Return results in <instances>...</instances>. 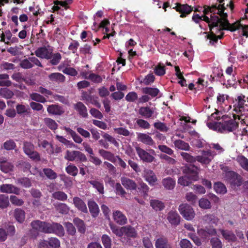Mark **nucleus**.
I'll return each instance as SVG.
<instances>
[{
	"label": "nucleus",
	"instance_id": "obj_1",
	"mask_svg": "<svg viewBox=\"0 0 248 248\" xmlns=\"http://www.w3.org/2000/svg\"><path fill=\"white\" fill-rule=\"evenodd\" d=\"M212 2L211 6H205L203 10L204 16L196 14L193 16V20L198 23L201 21H205L208 23L211 33L205 32V38L209 40L210 45H214L218 39H220L223 33V30H227L232 31L237 29L241 30L243 36H248V26L242 25L239 22L230 24L226 19L227 14L224 13L223 0H210Z\"/></svg>",
	"mask_w": 248,
	"mask_h": 248
},
{
	"label": "nucleus",
	"instance_id": "obj_2",
	"mask_svg": "<svg viewBox=\"0 0 248 248\" xmlns=\"http://www.w3.org/2000/svg\"><path fill=\"white\" fill-rule=\"evenodd\" d=\"M233 119L223 116L221 121L215 123H208V126L215 130L220 132H231L235 130L238 127V122H236L237 117L233 116Z\"/></svg>",
	"mask_w": 248,
	"mask_h": 248
},
{
	"label": "nucleus",
	"instance_id": "obj_3",
	"mask_svg": "<svg viewBox=\"0 0 248 248\" xmlns=\"http://www.w3.org/2000/svg\"><path fill=\"white\" fill-rule=\"evenodd\" d=\"M245 96L241 94L237 96L234 101L233 110L235 115L237 117L238 120L242 124H247L246 118L248 117V108L246 104Z\"/></svg>",
	"mask_w": 248,
	"mask_h": 248
},
{
	"label": "nucleus",
	"instance_id": "obj_4",
	"mask_svg": "<svg viewBox=\"0 0 248 248\" xmlns=\"http://www.w3.org/2000/svg\"><path fill=\"white\" fill-rule=\"evenodd\" d=\"M199 170L194 166L185 168L183 172L185 175L180 177L178 180V183L183 186H187L193 181H196L198 179Z\"/></svg>",
	"mask_w": 248,
	"mask_h": 248
},
{
	"label": "nucleus",
	"instance_id": "obj_5",
	"mask_svg": "<svg viewBox=\"0 0 248 248\" xmlns=\"http://www.w3.org/2000/svg\"><path fill=\"white\" fill-rule=\"evenodd\" d=\"M178 210L183 217L187 220H191L195 217V213L193 208L187 203L180 204Z\"/></svg>",
	"mask_w": 248,
	"mask_h": 248
},
{
	"label": "nucleus",
	"instance_id": "obj_6",
	"mask_svg": "<svg viewBox=\"0 0 248 248\" xmlns=\"http://www.w3.org/2000/svg\"><path fill=\"white\" fill-rule=\"evenodd\" d=\"M23 149L25 153L31 158L36 160H40L39 155L37 152L34 151V146L32 144L28 142H24Z\"/></svg>",
	"mask_w": 248,
	"mask_h": 248
},
{
	"label": "nucleus",
	"instance_id": "obj_7",
	"mask_svg": "<svg viewBox=\"0 0 248 248\" xmlns=\"http://www.w3.org/2000/svg\"><path fill=\"white\" fill-rule=\"evenodd\" d=\"M64 158L71 161L76 159L82 161H84L86 160L85 155L82 153L78 151H70L67 150Z\"/></svg>",
	"mask_w": 248,
	"mask_h": 248
},
{
	"label": "nucleus",
	"instance_id": "obj_8",
	"mask_svg": "<svg viewBox=\"0 0 248 248\" xmlns=\"http://www.w3.org/2000/svg\"><path fill=\"white\" fill-rule=\"evenodd\" d=\"M53 51V50L51 47H42L38 48L35 51V54L38 57L48 60L52 57Z\"/></svg>",
	"mask_w": 248,
	"mask_h": 248
},
{
	"label": "nucleus",
	"instance_id": "obj_9",
	"mask_svg": "<svg viewBox=\"0 0 248 248\" xmlns=\"http://www.w3.org/2000/svg\"><path fill=\"white\" fill-rule=\"evenodd\" d=\"M46 233H54L60 236L64 235V231L63 227L58 223L48 224Z\"/></svg>",
	"mask_w": 248,
	"mask_h": 248
},
{
	"label": "nucleus",
	"instance_id": "obj_10",
	"mask_svg": "<svg viewBox=\"0 0 248 248\" xmlns=\"http://www.w3.org/2000/svg\"><path fill=\"white\" fill-rule=\"evenodd\" d=\"M215 155V154L210 151H203L201 155L196 157V160L202 164H208Z\"/></svg>",
	"mask_w": 248,
	"mask_h": 248
},
{
	"label": "nucleus",
	"instance_id": "obj_11",
	"mask_svg": "<svg viewBox=\"0 0 248 248\" xmlns=\"http://www.w3.org/2000/svg\"><path fill=\"white\" fill-rule=\"evenodd\" d=\"M143 177L150 186L155 185L157 181L155 173L151 170L145 169L143 170Z\"/></svg>",
	"mask_w": 248,
	"mask_h": 248
},
{
	"label": "nucleus",
	"instance_id": "obj_12",
	"mask_svg": "<svg viewBox=\"0 0 248 248\" xmlns=\"http://www.w3.org/2000/svg\"><path fill=\"white\" fill-rule=\"evenodd\" d=\"M136 150L139 157L143 161L150 163L154 161L155 157L144 150L139 147H136Z\"/></svg>",
	"mask_w": 248,
	"mask_h": 248
},
{
	"label": "nucleus",
	"instance_id": "obj_13",
	"mask_svg": "<svg viewBox=\"0 0 248 248\" xmlns=\"http://www.w3.org/2000/svg\"><path fill=\"white\" fill-rule=\"evenodd\" d=\"M235 74L232 66L231 65L226 68L225 75L221 74V76L223 77L224 79L227 80L229 84H233L236 80Z\"/></svg>",
	"mask_w": 248,
	"mask_h": 248
},
{
	"label": "nucleus",
	"instance_id": "obj_14",
	"mask_svg": "<svg viewBox=\"0 0 248 248\" xmlns=\"http://www.w3.org/2000/svg\"><path fill=\"white\" fill-rule=\"evenodd\" d=\"M228 176L230 177L229 182L232 186L235 188L241 186L242 183V177L238 174L234 172H228Z\"/></svg>",
	"mask_w": 248,
	"mask_h": 248
},
{
	"label": "nucleus",
	"instance_id": "obj_15",
	"mask_svg": "<svg viewBox=\"0 0 248 248\" xmlns=\"http://www.w3.org/2000/svg\"><path fill=\"white\" fill-rule=\"evenodd\" d=\"M48 223L39 220L34 221L31 222V226L33 230L46 233Z\"/></svg>",
	"mask_w": 248,
	"mask_h": 248
},
{
	"label": "nucleus",
	"instance_id": "obj_16",
	"mask_svg": "<svg viewBox=\"0 0 248 248\" xmlns=\"http://www.w3.org/2000/svg\"><path fill=\"white\" fill-rule=\"evenodd\" d=\"M169 222L173 226H177L180 221V217L176 211H170L167 216Z\"/></svg>",
	"mask_w": 248,
	"mask_h": 248
},
{
	"label": "nucleus",
	"instance_id": "obj_17",
	"mask_svg": "<svg viewBox=\"0 0 248 248\" xmlns=\"http://www.w3.org/2000/svg\"><path fill=\"white\" fill-rule=\"evenodd\" d=\"M137 136L138 141L146 145L152 146L155 144L154 141L149 135L139 133H138Z\"/></svg>",
	"mask_w": 248,
	"mask_h": 248
},
{
	"label": "nucleus",
	"instance_id": "obj_18",
	"mask_svg": "<svg viewBox=\"0 0 248 248\" xmlns=\"http://www.w3.org/2000/svg\"><path fill=\"white\" fill-rule=\"evenodd\" d=\"M0 189L3 193L19 194V189L11 184H3L0 186Z\"/></svg>",
	"mask_w": 248,
	"mask_h": 248
},
{
	"label": "nucleus",
	"instance_id": "obj_19",
	"mask_svg": "<svg viewBox=\"0 0 248 248\" xmlns=\"http://www.w3.org/2000/svg\"><path fill=\"white\" fill-rule=\"evenodd\" d=\"M176 10L181 13V17H184L192 11V8L187 4H179L176 6Z\"/></svg>",
	"mask_w": 248,
	"mask_h": 248
},
{
	"label": "nucleus",
	"instance_id": "obj_20",
	"mask_svg": "<svg viewBox=\"0 0 248 248\" xmlns=\"http://www.w3.org/2000/svg\"><path fill=\"white\" fill-rule=\"evenodd\" d=\"M73 203L75 207L79 211L83 213H87L88 209L86 204L83 200L78 197L73 198Z\"/></svg>",
	"mask_w": 248,
	"mask_h": 248
},
{
	"label": "nucleus",
	"instance_id": "obj_21",
	"mask_svg": "<svg viewBox=\"0 0 248 248\" xmlns=\"http://www.w3.org/2000/svg\"><path fill=\"white\" fill-rule=\"evenodd\" d=\"M113 217L116 222L120 225H124L127 222L126 217L119 211H115L113 212Z\"/></svg>",
	"mask_w": 248,
	"mask_h": 248
},
{
	"label": "nucleus",
	"instance_id": "obj_22",
	"mask_svg": "<svg viewBox=\"0 0 248 248\" xmlns=\"http://www.w3.org/2000/svg\"><path fill=\"white\" fill-rule=\"evenodd\" d=\"M121 181L122 184L127 189H136L137 187V185L134 181L125 177H122Z\"/></svg>",
	"mask_w": 248,
	"mask_h": 248
},
{
	"label": "nucleus",
	"instance_id": "obj_23",
	"mask_svg": "<svg viewBox=\"0 0 248 248\" xmlns=\"http://www.w3.org/2000/svg\"><path fill=\"white\" fill-rule=\"evenodd\" d=\"M47 112L51 114L60 115L64 112L63 108L57 105H51L48 106L47 108Z\"/></svg>",
	"mask_w": 248,
	"mask_h": 248
},
{
	"label": "nucleus",
	"instance_id": "obj_24",
	"mask_svg": "<svg viewBox=\"0 0 248 248\" xmlns=\"http://www.w3.org/2000/svg\"><path fill=\"white\" fill-rule=\"evenodd\" d=\"M220 232L223 237L229 242H234L236 241V237L232 231L220 230Z\"/></svg>",
	"mask_w": 248,
	"mask_h": 248
},
{
	"label": "nucleus",
	"instance_id": "obj_25",
	"mask_svg": "<svg viewBox=\"0 0 248 248\" xmlns=\"http://www.w3.org/2000/svg\"><path fill=\"white\" fill-rule=\"evenodd\" d=\"M58 69L59 70L62 71L64 74L71 76H76L78 75V72L75 69L70 67H65L64 63L61 64L58 67Z\"/></svg>",
	"mask_w": 248,
	"mask_h": 248
},
{
	"label": "nucleus",
	"instance_id": "obj_26",
	"mask_svg": "<svg viewBox=\"0 0 248 248\" xmlns=\"http://www.w3.org/2000/svg\"><path fill=\"white\" fill-rule=\"evenodd\" d=\"M48 78L52 82L57 83L63 82L65 80V77L60 73H51L48 76Z\"/></svg>",
	"mask_w": 248,
	"mask_h": 248
},
{
	"label": "nucleus",
	"instance_id": "obj_27",
	"mask_svg": "<svg viewBox=\"0 0 248 248\" xmlns=\"http://www.w3.org/2000/svg\"><path fill=\"white\" fill-rule=\"evenodd\" d=\"M38 146L45 149L47 153L49 154H52L54 153L52 144L46 140L42 141L39 140L38 142Z\"/></svg>",
	"mask_w": 248,
	"mask_h": 248
},
{
	"label": "nucleus",
	"instance_id": "obj_28",
	"mask_svg": "<svg viewBox=\"0 0 248 248\" xmlns=\"http://www.w3.org/2000/svg\"><path fill=\"white\" fill-rule=\"evenodd\" d=\"M74 108L83 117H87V110L85 105L81 102H78L74 105Z\"/></svg>",
	"mask_w": 248,
	"mask_h": 248
},
{
	"label": "nucleus",
	"instance_id": "obj_29",
	"mask_svg": "<svg viewBox=\"0 0 248 248\" xmlns=\"http://www.w3.org/2000/svg\"><path fill=\"white\" fill-rule=\"evenodd\" d=\"M155 246L156 248H171L167 239L159 238L156 240Z\"/></svg>",
	"mask_w": 248,
	"mask_h": 248
},
{
	"label": "nucleus",
	"instance_id": "obj_30",
	"mask_svg": "<svg viewBox=\"0 0 248 248\" xmlns=\"http://www.w3.org/2000/svg\"><path fill=\"white\" fill-rule=\"evenodd\" d=\"M162 183L166 189L170 190L174 187L175 181L171 178L167 177L162 180Z\"/></svg>",
	"mask_w": 248,
	"mask_h": 248
},
{
	"label": "nucleus",
	"instance_id": "obj_31",
	"mask_svg": "<svg viewBox=\"0 0 248 248\" xmlns=\"http://www.w3.org/2000/svg\"><path fill=\"white\" fill-rule=\"evenodd\" d=\"M154 112V110L148 107H142L139 109V113L145 118L151 117Z\"/></svg>",
	"mask_w": 248,
	"mask_h": 248
},
{
	"label": "nucleus",
	"instance_id": "obj_32",
	"mask_svg": "<svg viewBox=\"0 0 248 248\" xmlns=\"http://www.w3.org/2000/svg\"><path fill=\"white\" fill-rule=\"evenodd\" d=\"M110 229L112 232L119 237H121L124 235L125 232V226L119 227L114 225H110Z\"/></svg>",
	"mask_w": 248,
	"mask_h": 248
},
{
	"label": "nucleus",
	"instance_id": "obj_33",
	"mask_svg": "<svg viewBox=\"0 0 248 248\" xmlns=\"http://www.w3.org/2000/svg\"><path fill=\"white\" fill-rule=\"evenodd\" d=\"M14 216L16 219L19 223H22L25 220V213L20 209H16L15 210Z\"/></svg>",
	"mask_w": 248,
	"mask_h": 248
},
{
	"label": "nucleus",
	"instance_id": "obj_34",
	"mask_svg": "<svg viewBox=\"0 0 248 248\" xmlns=\"http://www.w3.org/2000/svg\"><path fill=\"white\" fill-rule=\"evenodd\" d=\"M236 161L240 166L245 170L248 171V159L243 155H238Z\"/></svg>",
	"mask_w": 248,
	"mask_h": 248
},
{
	"label": "nucleus",
	"instance_id": "obj_35",
	"mask_svg": "<svg viewBox=\"0 0 248 248\" xmlns=\"http://www.w3.org/2000/svg\"><path fill=\"white\" fill-rule=\"evenodd\" d=\"M89 210L93 217L97 216L99 212V208L97 204L93 201L88 202Z\"/></svg>",
	"mask_w": 248,
	"mask_h": 248
},
{
	"label": "nucleus",
	"instance_id": "obj_36",
	"mask_svg": "<svg viewBox=\"0 0 248 248\" xmlns=\"http://www.w3.org/2000/svg\"><path fill=\"white\" fill-rule=\"evenodd\" d=\"M174 144L175 148L180 150L188 151L190 148L189 144L182 140H176Z\"/></svg>",
	"mask_w": 248,
	"mask_h": 248
},
{
	"label": "nucleus",
	"instance_id": "obj_37",
	"mask_svg": "<svg viewBox=\"0 0 248 248\" xmlns=\"http://www.w3.org/2000/svg\"><path fill=\"white\" fill-rule=\"evenodd\" d=\"M99 153L104 159H108L111 162L116 161V157L110 152L104 150H100Z\"/></svg>",
	"mask_w": 248,
	"mask_h": 248
},
{
	"label": "nucleus",
	"instance_id": "obj_38",
	"mask_svg": "<svg viewBox=\"0 0 248 248\" xmlns=\"http://www.w3.org/2000/svg\"><path fill=\"white\" fill-rule=\"evenodd\" d=\"M142 92L144 93L149 94L153 97L156 96L159 93V91L157 88L150 87L143 88Z\"/></svg>",
	"mask_w": 248,
	"mask_h": 248
},
{
	"label": "nucleus",
	"instance_id": "obj_39",
	"mask_svg": "<svg viewBox=\"0 0 248 248\" xmlns=\"http://www.w3.org/2000/svg\"><path fill=\"white\" fill-rule=\"evenodd\" d=\"M150 205L156 211H160L164 208V203L157 200H153L150 201Z\"/></svg>",
	"mask_w": 248,
	"mask_h": 248
},
{
	"label": "nucleus",
	"instance_id": "obj_40",
	"mask_svg": "<svg viewBox=\"0 0 248 248\" xmlns=\"http://www.w3.org/2000/svg\"><path fill=\"white\" fill-rule=\"evenodd\" d=\"M54 206L56 210L62 214H67L69 210V208L65 203H58L55 204Z\"/></svg>",
	"mask_w": 248,
	"mask_h": 248
},
{
	"label": "nucleus",
	"instance_id": "obj_41",
	"mask_svg": "<svg viewBox=\"0 0 248 248\" xmlns=\"http://www.w3.org/2000/svg\"><path fill=\"white\" fill-rule=\"evenodd\" d=\"M74 223L75 224V225L78 227L79 232H80L81 233L85 232L86 230L85 225L84 224V223L81 219L78 218H75L74 219Z\"/></svg>",
	"mask_w": 248,
	"mask_h": 248
},
{
	"label": "nucleus",
	"instance_id": "obj_42",
	"mask_svg": "<svg viewBox=\"0 0 248 248\" xmlns=\"http://www.w3.org/2000/svg\"><path fill=\"white\" fill-rule=\"evenodd\" d=\"M45 124L52 130H56L58 127V124L53 119L49 118H46L44 119Z\"/></svg>",
	"mask_w": 248,
	"mask_h": 248
},
{
	"label": "nucleus",
	"instance_id": "obj_43",
	"mask_svg": "<svg viewBox=\"0 0 248 248\" xmlns=\"http://www.w3.org/2000/svg\"><path fill=\"white\" fill-rule=\"evenodd\" d=\"M89 183L101 194L104 193V186L102 183L95 180L90 181Z\"/></svg>",
	"mask_w": 248,
	"mask_h": 248
},
{
	"label": "nucleus",
	"instance_id": "obj_44",
	"mask_svg": "<svg viewBox=\"0 0 248 248\" xmlns=\"http://www.w3.org/2000/svg\"><path fill=\"white\" fill-rule=\"evenodd\" d=\"M199 206L204 209H210L211 207L210 202L204 198H202L199 201Z\"/></svg>",
	"mask_w": 248,
	"mask_h": 248
},
{
	"label": "nucleus",
	"instance_id": "obj_45",
	"mask_svg": "<svg viewBox=\"0 0 248 248\" xmlns=\"http://www.w3.org/2000/svg\"><path fill=\"white\" fill-rule=\"evenodd\" d=\"M214 188L217 193L224 194L227 192V189L224 184L221 183H215Z\"/></svg>",
	"mask_w": 248,
	"mask_h": 248
},
{
	"label": "nucleus",
	"instance_id": "obj_46",
	"mask_svg": "<svg viewBox=\"0 0 248 248\" xmlns=\"http://www.w3.org/2000/svg\"><path fill=\"white\" fill-rule=\"evenodd\" d=\"M124 235L129 237H136L137 233L135 229L130 226H125Z\"/></svg>",
	"mask_w": 248,
	"mask_h": 248
},
{
	"label": "nucleus",
	"instance_id": "obj_47",
	"mask_svg": "<svg viewBox=\"0 0 248 248\" xmlns=\"http://www.w3.org/2000/svg\"><path fill=\"white\" fill-rule=\"evenodd\" d=\"M23 49L22 46H16L14 47H10L8 48L7 51L8 52L13 55H17L21 53V50Z\"/></svg>",
	"mask_w": 248,
	"mask_h": 248
},
{
	"label": "nucleus",
	"instance_id": "obj_48",
	"mask_svg": "<svg viewBox=\"0 0 248 248\" xmlns=\"http://www.w3.org/2000/svg\"><path fill=\"white\" fill-rule=\"evenodd\" d=\"M62 58L61 55L59 53H53L52 52V57L50 60V62L53 65L58 64Z\"/></svg>",
	"mask_w": 248,
	"mask_h": 248
},
{
	"label": "nucleus",
	"instance_id": "obj_49",
	"mask_svg": "<svg viewBox=\"0 0 248 248\" xmlns=\"http://www.w3.org/2000/svg\"><path fill=\"white\" fill-rule=\"evenodd\" d=\"M66 171L69 174L75 176L78 173L77 167L73 165L70 164L66 168Z\"/></svg>",
	"mask_w": 248,
	"mask_h": 248
},
{
	"label": "nucleus",
	"instance_id": "obj_50",
	"mask_svg": "<svg viewBox=\"0 0 248 248\" xmlns=\"http://www.w3.org/2000/svg\"><path fill=\"white\" fill-rule=\"evenodd\" d=\"M50 248H59L61 243L59 240L55 237H51L48 239Z\"/></svg>",
	"mask_w": 248,
	"mask_h": 248
},
{
	"label": "nucleus",
	"instance_id": "obj_51",
	"mask_svg": "<svg viewBox=\"0 0 248 248\" xmlns=\"http://www.w3.org/2000/svg\"><path fill=\"white\" fill-rule=\"evenodd\" d=\"M9 204L8 197L4 195H0V208L7 207Z\"/></svg>",
	"mask_w": 248,
	"mask_h": 248
},
{
	"label": "nucleus",
	"instance_id": "obj_52",
	"mask_svg": "<svg viewBox=\"0 0 248 248\" xmlns=\"http://www.w3.org/2000/svg\"><path fill=\"white\" fill-rule=\"evenodd\" d=\"M0 95L5 98H10L13 96V93L7 88H3L0 90Z\"/></svg>",
	"mask_w": 248,
	"mask_h": 248
},
{
	"label": "nucleus",
	"instance_id": "obj_53",
	"mask_svg": "<svg viewBox=\"0 0 248 248\" xmlns=\"http://www.w3.org/2000/svg\"><path fill=\"white\" fill-rule=\"evenodd\" d=\"M154 127L161 132H167L169 130V128L166 124L160 122H156L154 124Z\"/></svg>",
	"mask_w": 248,
	"mask_h": 248
},
{
	"label": "nucleus",
	"instance_id": "obj_54",
	"mask_svg": "<svg viewBox=\"0 0 248 248\" xmlns=\"http://www.w3.org/2000/svg\"><path fill=\"white\" fill-rule=\"evenodd\" d=\"M52 196L54 199L61 201H65L67 198V195L62 191H57L53 193Z\"/></svg>",
	"mask_w": 248,
	"mask_h": 248
},
{
	"label": "nucleus",
	"instance_id": "obj_55",
	"mask_svg": "<svg viewBox=\"0 0 248 248\" xmlns=\"http://www.w3.org/2000/svg\"><path fill=\"white\" fill-rule=\"evenodd\" d=\"M154 71L155 74L159 76H163L165 74L164 65L160 63L155 67Z\"/></svg>",
	"mask_w": 248,
	"mask_h": 248
},
{
	"label": "nucleus",
	"instance_id": "obj_56",
	"mask_svg": "<svg viewBox=\"0 0 248 248\" xmlns=\"http://www.w3.org/2000/svg\"><path fill=\"white\" fill-rule=\"evenodd\" d=\"M43 171L46 176L50 179H55L57 176L56 173L50 169H44Z\"/></svg>",
	"mask_w": 248,
	"mask_h": 248
},
{
	"label": "nucleus",
	"instance_id": "obj_57",
	"mask_svg": "<svg viewBox=\"0 0 248 248\" xmlns=\"http://www.w3.org/2000/svg\"><path fill=\"white\" fill-rule=\"evenodd\" d=\"M102 243L105 248H111V241L110 237L104 234L102 237Z\"/></svg>",
	"mask_w": 248,
	"mask_h": 248
},
{
	"label": "nucleus",
	"instance_id": "obj_58",
	"mask_svg": "<svg viewBox=\"0 0 248 248\" xmlns=\"http://www.w3.org/2000/svg\"><path fill=\"white\" fill-rule=\"evenodd\" d=\"M30 97L32 100L41 103H45L46 99L43 96L37 93H33L30 95Z\"/></svg>",
	"mask_w": 248,
	"mask_h": 248
},
{
	"label": "nucleus",
	"instance_id": "obj_59",
	"mask_svg": "<svg viewBox=\"0 0 248 248\" xmlns=\"http://www.w3.org/2000/svg\"><path fill=\"white\" fill-rule=\"evenodd\" d=\"M13 168V165L7 162H4L3 164L0 165L1 170L5 173H8L11 171Z\"/></svg>",
	"mask_w": 248,
	"mask_h": 248
},
{
	"label": "nucleus",
	"instance_id": "obj_60",
	"mask_svg": "<svg viewBox=\"0 0 248 248\" xmlns=\"http://www.w3.org/2000/svg\"><path fill=\"white\" fill-rule=\"evenodd\" d=\"M186 200L192 204H194L197 201V197L192 192H188L186 195Z\"/></svg>",
	"mask_w": 248,
	"mask_h": 248
},
{
	"label": "nucleus",
	"instance_id": "obj_61",
	"mask_svg": "<svg viewBox=\"0 0 248 248\" xmlns=\"http://www.w3.org/2000/svg\"><path fill=\"white\" fill-rule=\"evenodd\" d=\"M102 137L112 143L116 146H118L119 144L118 142L116 140L111 136L109 134L104 133L102 135Z\"/></svg>",
	"mask_w": 248,
	"mask_h": 248
},
{
	"label": "nucleus",
	"instance_id": "obj_62",
	"mask_svg": "<svg viewBox=\"0 0 248 248\" xmlns=\"http://www.w3.org/2000/svg\"><path fill=\"white\" fill-rule=\"evenodd\" d=\"M212 248H222V244L221 241L217 238H213L211 240Z\"/></svg>",
	"mask_w": 248,
	"mask_h": 248
},
{
	"label": "nucleus",
	"instance_id": "obj_63",
	"mask_svg": "<svg viewBox=\"0 0 248 248\" xmlns=\"http://www.w3.org/2000/svg\"><path fill=\"white\" fill-rule=\"evenodd\" d=\"M16 147V143L12 140H9L5 141L3 144V148L7 150H12Z\"/></svg>",
	"mask_w": 248,
	"mask_h": 248
},
{
	"label": "nucleus",
	"instance_id": "obj_64",
	"mask_svg": "<svg viewBox=\"0 0 248 248\" xmlns=\"http://www.w3.org/2000/svg\"><path fill=\"white\" fill-rule=\"evenodd\" d=\"M10 199L12 204L17 206H21L24 203V202L22 200L18 199L15 196H11Z\"/></svg>",
	"mask_w": 248,
	"mask_h": 248
}]
</instances>
